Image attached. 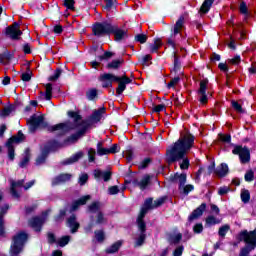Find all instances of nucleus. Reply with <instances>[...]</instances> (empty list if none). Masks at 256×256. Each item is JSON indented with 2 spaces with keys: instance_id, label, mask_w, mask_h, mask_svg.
Returning <instances> with one entry per match:
<instances>
[{
  "instance_id": "obj_1",
  "label": "nucleus",
  "mask_w": 256,
  "mask_h": 256,
  "mask_svg": "<svg viewBox=\"0 0 256 256\" xmlns=\"http://www.w3.org/2000/svg\"><path fill=\"white\" fill-rule=\"evenodd\" d=\"M107 108L101 107L92 112V114L83 120V116L79 113V111L69 110L67 112L68 117L70 119H74V122L66 121L65 124L58 125V128L66 129L67 133L69 131H75L78 129L74 134H71L64 140V145H73L81 139V137H85L87 135V131H89L90 127H93L94 123H99L101 119H103V115H105Z\"/></svg>"
},
{
  "instance_id": "obj_2",
  "label": "nucleus",
  "mask_w": 256,
  "mask_h": 256,
  "mask_svg": "<svg viewBox=\"0 0 256 256\" xmlns=\"http://www.w3.org/2000/svg\"><path fill=\"white\" fill-rule=\"evenodd\" d=\"M193 145H195V136L193 134L178 139L170 149L166 150V163L171 165L177 163V161H182L180 169L182 171L189 169L191 162L185 155H187V151H190Z\"/></svg>"
},
{
  "instance_id": "obj_3",
  "label": "nucleus",
  "mask_w": 256,
  "mask_h": 256,
  "mask_svg": "<svg viewBox=\"0 0 256 256\" xmlns=\"http://www.w3.org/2000/svg\"><path fill=\"white\" fill-rule=\"evenodd\" d=\"M92 35L94 37H105V35H114V41L121 43L124 39H127L129 35L127 30L121 29L119 25L114 24L111 20H104L102 22H95L92 25Z\"/></svg>"
},
{
  "instance_id": "obj_4",
  "label": "nucleus",
  "mask_w": 256,
  "mask_h": 256,
  "mask_svg": "<svg viewBox=\"0 0 256 256\" xmlns=\"http://www.w3.org/2000/svg\"><path fill=\"white\" fill-rule=\"evenodd\" d=\"M99 81L102 83L103 89H109L113 87V83H118V87L116 88L117 95H123V92L127 89V85L133 83V79L129 78L127 74L117 76L112 73L100 75Z\"/></svg>"
},
{
  "instance_id": "obj_5",
  "label": "nucleus",
  "mask_w": 256,
  "mask_h": 256,
  "mask_svg": "<svg viewBox=\"0 0 256 256\" xmlns=\"http://www.w3.org/2000/svg\"><path fill=\"white\" fill-rule=\"evenodd\" d=\"M29 125V131L31 133H35L38 129H47L48 133H55V131H61L57 134V137H63L65 133H67V128H58L59 125L65 124V122L55 124L53 126H49V122L45 121V116L37 114H33L30 119L27 121Z\"/></svg>"
},
{
  "instance_id": "obj_6",
  "label": "nucleus",
  "mask_w": 256,
  "mask_h": 256,
  "mask_svg": "<svg viewBox=\"0 0 256 256\" xmlns=\"http://www.w3.org/2000/svg\"><path fill=\"white\" fill-rule=\"evenodd\" d=\"M237 240L246 243V246L241 248L239 256H249V253L256 249V228L252 231L242 230L237 235Z\"/></svg>"
},
{
  "instance_id": "obj_7",
  "label": "nucleus",
  "mask_w": 256,
  "mask_h": 256,
  "mask_svg": "<svg viewBox=\"0 0 256 256\" xmlns=\"http://www.w3.org/2000/svg\"><path fill=\"white\" fill-rule=\"evenodd\" d=\"M29 241V234L25 231H19L12 237V243L10 245L9 255L19 256L23 253L25 245Z\"/></svg>"
},
{
  "instance_id": "obj_8",
  "label": "nucleus",
  "mask_w": 256,
  "mask_h": 256,
  "mask_svg": "<svg viewBox=\"0 0 256 256\" xmlns=\"http://www.w3.org/2000/svg\"><path fill=\"white\" fill-rule=\"evenodd\" d=\"M169 181H170V183H177V181H179V189L180 190L182 189L183 195H189L191 193V191L195 190V186H193V184L185 185V183H187V173L172 174L169 177Z\"/></svg>"
},
{
  "instance_id": "obj_9",
  "label": "nucleus",
  "mask_w": 256,
  "mask_h": 256,
  "mask_svg": "<svg viewBox=\"0 0 256 256\" xmlns=\"http://www.w3.org/2000/svg\"><path fill=\"white\" fill-rule=\"evenodd\" d=\"M23 141H25V134L21 130L17 132V135L10 137L6 141L5 146L7 147L8 159L10 161H15V146H13V143H23Z\"/></svg>"
},
{
  "instance_id": "obj_10",
  "label": "nucleus",
  "mask_w": 256,
  "mask_h": 256,
  "mask_svg": "<svg viewBox=\"0 0 256 256\" xmlns=\"http://www.w3.org/2000/svg\"><path fill=\"white\" fill-rule=\"evenodd\" d=\"M233 155H238L240 159V163L245 165L251 161V150L247 146L234 145V149L232 150Z\"/></svg>"
},
{
  "instance_id": "obj_11",
  "label": "nucleus",
  "mask_w": 256,
  "mask_h": 256,
  "mask_svg": "<svg viewBox=\"0 0 256 256\" xmlns=\"http://www.w3.org/2000/svg\"><path fill=\"white\" fill-rule=\"evenodd\" d=\"M181 29H185V16L183 15L179 16L172 29L173 33L167 39V44L170 45V47H172L173 49H175L176 47L175 41H173V39L176 35H179V33H181Z\"/></svg>"
},
{
  "instance_id": "obj_12",
  "label": "nucleus",
  "mask_w": 256,
  "mask_h": 256,
  "mask_svg": "<svg viewBox=\"0 0 256 256\" xmlns=\"http://www.w3.org/2000/svg\"><path fill=\"white\" fill-rule=\"evenodd\" d=\"M5 35L9 37L12 41H19L23 31L21 30V24L19 22H14L12 25L6 27Z\"/></svg>"
},
{
  "instance_id": "obj_13",
  "label": "nucleus",
  "mask_w": 256,
  "mask_h": 256,
  "mask_svg": "<svg viewBox=\"0 0 256 256\" xmlns=\"http://www.w3.org/2000/svg\"><path fill=\"white\" fill-rule=\"evenodd\" d=\"M207 85H209V79L204 78L200 81V87L198 89V95L200 96L199 102L202 105H207L209 98L207 97Z\"/></svg>"
},
{
  "instance_id": "obj_14",
  "label": "nucleus",
  "mask_w": 256,
  "mask_h": 256,
  "mask_svg": "<svg viewBox=\"0 0 256 256\" xmlns=\"http://www.w3.org/2000/svg\"><path fill=\"white\" fill-rule=\"evenodd\" d=\"M9 204H4L0 207V238L5 239L7 237V230H5V215L9 211Z\"/></svg>"
},
{
  "instance_id": "obj_15",
  "label": "nucleus",
  "mask_w": 256,
  "mask_h": 256,
  "mask_svg": "<svg viewBox=\"0 0 256 256\" xmlns=\"http://www.w3.org/2000/svg\"><path fill=\"white\" fill-rule=\"evenodd\" d=\"M113 177V172L111 170H101L95 169L94 170V179L97 181H101V179L108 183V181Z\"/></svg>"
},
{
  "instance_id": "obj_16",
  "label": "nucleus",
  "mask_w": 256,
  "mask_h": 256,
  "mask_svg": "<svg viewBox=\"0 0 256 256\" xmlns=\"http://www.w3.org/2000/svg\"><path fill=\"white\" fill-rule=\"evenodd\" d=\"M29 225L36 231V233H41V231H43V225H45V218L34 216L30 219Z\"/></svg>"
},
{
  "instance_id": "obj_17",
  "label": "nucleus",
  "mask_w": 256,
  "mask_h": 256,
  "mask_svg": "<svg viewBox=\"0 0 256 256\" xmlns=\"http://www.w3.org/2000/svg\"><path fill=\"white\" fill-rule=\"evenodd\" d=\"M25 180L11 181L10 194L14 199H21V194L17 191V187H24Z\"/></svg>"
},
{
  "instance_id": "obj_18",
  "label": "nucleus",
  "mask_w": 256,
  "mask_h": 256,
  "mask_svg": "<svg viewBox=\"0 0 256 256\" xmlns=\"http://www.w3.org/2000/svg\"><path fill=\"white\" fill-rule=\"evenodd\" d=\"M207 209V203H202L199 207L192 211V213L188 216V222L193 223L195 219H199L205 210Z\"/></svg>"
},
{
  "instance_id": "obj_19",
  "label": "nucleus",
  "mask_w": 256,
  "mask_h": 256,
  "mask_svg": "<svg viewBox=\"0 0 256 256\" xmlns=\"http://www.w3.org/2000/svg\"><path fill=\"white\" fill-rule=\"evenodd\" d=\"M71 177H73V175L69 173H61L52 179L51 185L52 187H57V185H61L63 183L71 181Z\"/></svg>"
},
{
  "instance_id": "obj_20",
  "label": "nucleus",
  "mask_w": 256,
  "mask_h": 256,
  "mask_svg": "<svg viewBox=\"0 0 256 256\" xmlns=\"http://www.w3.org/2000/svg\"><path fill=\"white\" fill-rule=\"evenodd\" d=\"M89 199H91V195H85L80 197L78 200L73 201L70 207L71 213H73V211H77L81 205H87V201H89Z\"/></svg>"
},
{
  "instance_id": "obj_21",
  "label": "nucleus",
  "mask_w": 256,
  "mask_h": 256,
  "mask_svg": "<svg viewBox=\"0 0 256 256\" xmlns=\"http://www.w3.org/2000/svg\"><path fill=\"white\" fill-rule=\"evenodd\" d=\"M149 213V210L142 208L140 209V212L136 218V223L138 228H147V223L145 222V216Z\"/></svg>"
},
{
  "instance_id": "obj_22",
  "label": "nucleus",
  "mask_w": 256,
  "mask_h": 256,
  "mask_svg": "<svg viewBox=\"0 0 256 256\" xmlns=\"http://www.w3.org/2000/svg\"><path fill=\"white\" fill-rule=\"evenodd\" d=\"M229 174V165L227 163H221L219 166L216 167L215 175L219 177L220 179H223V177H227Z\"/></svg>"
},
{
  "instance_id": "obj_23",
  "label": "nucleus",
  "mask_w": 256,
  "mask_h": 256,
  "mask_svg": "<svg viewBox=\"0 0 256 256\" xmlns=\"http://www.w3.org/2000/svg\"><path fill=\"white\" fill-rule=\"evenodd\" d=\"M49 153H51V148L48 146H44L41 151V154L36 158V165H43L45 161H47V157H49Z\"/></svg>"
},
{
  "instance_id": "obj_24",
  "label": "nucleus",
  "mask_w": 256,
  "mask_h": 256,
  "mask_svg": "<svg viewBox=\"0 0 256 256\" xmlns=\"http://www.w3.org/2000/svg\"><path fill=\"white\" fill-rule=\"evenodd\" d=\"M67 221L71 233H77L79 231V228L81 227V224L77 222V216H75V214H72Z\"/></svg>"
},
{
  "instance_id": "obj_25",
  "label": "nucleus",
  "mask_w": 256,
  "mask_h": 256,
  "mask_svg": "<svg viewBox=\"0 0 256 256\" xmlns=\"http://www.w3.org/2000/svg\"><path fill=\"white\" fill-rule=\"evenodd\" d=\"M123 247V241L118 240L114 242L111 246L105 249V254L106 255H114V253H119V249Z\"/></svg>"
},
{
  "instance_id": "obj_26",
  "label": "nucleus",
  "mask_w": 256,
  "mask_h": 256,
  "mask_svg": "<svg viewBox=\"0 0 256 256\" xmlns=\"http://www.w3.org/2000/svg\"><path fill=\"white\" fill-rule=\"evenodd\" d=\"M140 232L139 237L136 239L134 247H141L147 239V228H138Z\"/></svg>"
},
{
  "instance_id": "obj_27",
  "label": "nucleus",
  "mask_w": 256,
  "mask_h": 256,
  "mask_svg": "<svg viewBox=\"0 0 256 256\" xmlns=\"http://www.w3.org/2000/svg\"><path fill=\"white\" fill-rule=\"evenodd\" d=\"M83 151H79L75 154H73L71 157L65 159L62 162V165H73V163H77V161H79V159H83Z\"/></svg>"
},
{
  "instance_id": "obj_28",
  "label": "nucleus",
  "mask_w": 256,
  "mask_h": 256,
  "mask_svg": "<svg viewBox=\"0 0 256 256\" xmlns=\"http://www.w3.org/2000/svg\"><path fill=\"white\" fill-rule=\"evenodd\" d=\"M29 161H31V149L26 148L24 151V157L22 158V160L19 162L18 165L21 169H25V167L29 165Z\"/></svg>"
},
{
  "instance_id": "obj_29",
  "label": "nucleus",
  "mask_w": 256,
  "mask_h": 256,
  "mask_svg": "<svg viewBox=\"0 0 256 256\" xmlns=\"http://www.w3.org/2000/svg\"><path fill=\"white\" fill-rule=\"evenodd\" d=\"M213 3H215V0H204L202 3L199 13H202V15H207L209 11H211V7H213Z\"/></svg>"
},
{
  "instance_id": "obj_30",
  "label": "nucleus",
  "mask_w": 256,
  "mask_h": 256,
  "mask_svg": "<svg viewBox=\"0 0 256 256\" xmlns=\"http://www.w3.org/2000/svg\"><path fill=\"white\" fill-rule=\"evenodd\" d=\"M124 63L125 60L123 58L115 59L106 65V69H113L114 71H117V69H120L121 65H123Z\"/></svg>"
},
{
  "instance_id": "obj_31",
  "label": "nucleus",
  "mask_w": 256,
  "mask_h": 256,
  "mask_svg": "<svg viewBox=\"0 0 256 256\" xmlns=\"http://www.w3.org/2000/svg\"><path fill=\"white\" fill-rule=\"evenodd\" d=\"M150 47V53H158L159 49L163 47V41H161V38H155L154 43L149 45Z\"/></svg>"
},
{
  "instance_id": "obj_32",
  "label": "nucleus",
  "mask_w": 256,
  "mask_h": 256,
  "mask_svg": "<svg viewBox=\"0 0 256 256\" xmlns=\"http://www.w3.org/2000/svg\"><path fill=\"white\" fill-rule=\"evenodd\" d=\"M149 185H151V175L146 174L140 181L139 189H141V191H145Z\"/></svg>"
},
{
  "instance_id": "obj_33",
  "label": "nucleus",
  "mask_w": 256,
  "mask_h": 256,
  "mask_svg": "<svg viewBox=\"0 0 256 256\" xmlns=\"http://www.w3.org/2000/svg\"><path fill=\"white\" fill-rule=\"evenodd\" d=\"M94 237L97 243H105V239H107V236L105 235V230L103 229L95 230Z\"/></svg>"
},
{
  "instance_id": "obj_34",
  "label": "nucleus",
  "mask_w": 256,
  "mask_h": 256,
  "mask_svg": "<svg viewBox=\"0 0 256 256\" xmlns=\"http://www.w3.org/2000/svg\"><path fill=\"white\" fill-rule=\"evenodd\" d=\"M13 57H14L13 53H10L9 50H5L2 54H0V63L2 65H5L6 64L5 61H11Z\"/></svg>"
},
{
  "instance_id": "obj_35",
  "label": "nucleus",
  "mask_w": 256,
  "mask_h": 256,
  "mask_svg": "<svg viewBox=\"0 0 256 256\" xmlns=\"http://www.w3.org/2000/svg\"><path fill=\"white\" fill-rule=\"evenodd\" d=\"M15 109H16L15 105L10 104L3 108V110L0 113V116L1 117H9L13 113V111H15Z\"/></svg>"
},
{
  "instance_id": "obj_36",
  "label": "nucleus",
  "mask_w": 256,
  "mask_h": 256,
  "mask_svg": "<svg viewBox=\"0 0 256 256\" xmlns=\"http://www.w3.org/2000/svg\"><path fill=\"white\" fill-rule=\"evenodd\" d=\"M97 155L103 157L104 155H110L109 148H103V142L97 143Z\"/></svg>"
},
{
  "instance_id": "obj_37",
  "label": "nucleus",
  "mask_w": 256,
  "mask_h": 256,
  "mask_svg": "<svg viewBox=\"0 0 256 256\" xmlns=\"http://www.w3.org/2000/svg\"><path fill=\"white\" fill-rule=\"evenodd\" d=\"M181 239H183V234L178 233L176 235H170L168 241L171 244L179 245V243H181Z\"/></svg>"
},
{
  "instance_id": "obj_38",
  "label": "nucleus",
  "mask_w": 256,
  "mask_h": 256,
  "mask_svg": "<svg viewBox=\"0 0 256 256\" xmlns=\"http://www.w3.org/2000/svg\"><path fill=\"white\" fill-rule=\"evenodd\" d=\"M142 209H146V211H151L152 209H155L153 198H146L142 205Z\"/></svg>"
},
{
  "instance_id": "obj_39",
  "label": "nucleus",
  "mask_w": 256,
  "mask_h": 256,
  "mask_svg": "<svg viewBox=\"0 0 256 256\" xmlns=\"http://www.w3.org/2000/svg\"><path fill=\"white\" fill-rule=\"evenodd\" d=\"M88 211L89 213H98L99 211H101V203L100 202H92L89 206H88Z\"/></svg>"
},
{
  "instance_id": "obj_40",
  "label": "nucleus",
  "mask_w": 256,
  "mask_h": 256,
  "mask_svg": "<svg viewBox=\"0 0 256 256\" xmlns=\"http://www.w3.org/2000/svg\"><path fill=\"white\" fill-rule=\"evenodd\" d=\"M104 2L106 3L105 6H103L105 11H111V9L117 7V0H104Z\"/></svg>"
},
{
  "instance_id": "obj_41",
  "label": "nucleus",
  "mask_w": 256,
  "mask_h": 256,
  "mask_svg": "<svg viewBox=\"0 0 256 256\" xmlns=\"http://www.w3.org/2000/svg\"><path fill=\"white\" fill-rule=\"evenodd\" d=\"M149 39V36L147 34L141 33V34H136L134 37V41L136 43H140L141 45H145V42Z\"/></svg>"
},
{
  "instance_id": "obj_42",
  "label": "nucleus",
  "mask_w": 256,
  "mask_h": 256,
  "mask_svg": "<svg viewBox=\"0 0 256 256\" xmlns=\"http://www.w3.org/2000/svg\"><path fill=\"white\" fill-rule=\"evenodd\" d=\"M52 98H53V84L47 83L46 84L45 99H46V101H51Z\"/></svg>"
},
{
  "instance_id": "obj_43",
  "label": "nucleus",
  "mask_w": 256,
  "mask_h": 256,
  "mask_svg": "<svg viewBox=\"0 0 256 256\" xmlns=\"http://www.w3.org/2000/svg\"><path fill=\"white\" fill-rule=\"evenodd\" d=\"M104 223H107V218L102 211H99L96 216L95 225H103Z\"/></svg>"
},
{
  "instance_id": "obj_44",
  "label": "nucleus",
  "mask_w": 256,
  "mask_h": 256,
  "mask_svg": "<svg viewBox=\"0 0 256 256\" xmlns=\"http://www.w3.org/2000/svg\"><path fill=\"white\" fill-rule=\"evenodd\" d=\"M67 215V209H61L59 210V213L54 216L55 223H59L65 219V216Z\"/></svg>"
},
{
  "instance_id": "obj_45",
  "label": "nucleus",
  "mask_w": 256,
  "mask_h": 256,
  "mask_svg": "<svg viewBox=\"0 0 256 256\" xmlns=\"http://www.w3.org/2000/svg\"><path fill=\"white\" fill-rule=\"evenodd\" d=\"M98 95L99 94L97 93L96 88L89 89L86 92V97H87L88 101H93L95 98H97Z\"/></svg>"
},
{
  "instance_id": "obj_46",
  "label": "nucleus",
  "mask_w": 256,
  "mask_h": 256,
  "mask_svg": "<svg viewBox=\"0 0 256 256\" xmlns=\"http://www.w3.org/2000/svg\"><path fill=\"white\" fill-rule=\"evenodd\" d=\"M240 197L242 203H249V201H251V193L249 192V190H243Z\"/></svg>"
},
{
  "instance_id": "obj_47",
  "label": "nucleus",
  "mask_w": 256,
  "mask_h": 256,
  "mask_svg": "<svg viewBox=\"0 0 256 256\" xmlns=\"http://www.w3.org/2000/svg\"><path fill=\"white\" fill-rule=\"evenodd\" d=\"M115 53L111 51H105L103 55L98 56V61H109L111 57H114Z\"/></svg>"
},
{
  "instance_id": "obj_48",
  "label": "nucleus",
  "mask_w": 256,
  "mask_h": 256,
  "mask_svg": "<svg viewBox=\"0 0 256 256\" xmlns=\"http://www.w3.org/2000/svg\"><path fill=\"white\" fill-rule=\"evenodd\" d=\"M69 241H71V236L69 235L62 236L58 240V245L59 247H65L66 245H69Z\"/></svg>"
},
{
  "instance_id": "obj_49",
  "label": "nucleus",
  "mask_w": 256,
  "mask_h": 256,
  "mask_svg": "<svg viewBox=\"0 0 256 256\" xmlns=\"http://www.w3.org/2000/svg\"><path fill=\"white\" fill-rule=\"evenodd\" d=\"M63 73V69L57 68L54 71V74L48 77V81H57L61 77V74Z\"/></svg>"
},
{
  "instance_id": "obj_50",
  "label": "nucleus",
  "mask_w": 256,
  "mask_h": 256,
  "mask_svg": "<svg viewBox=\"0 0 256 256\" xmlns=\"http://www.w3.org/2000/svg\"><path fill=\"white\" fill-rule=\"evenodd\" d=\"M151 163H153V160L149 157H146L142 160V162L140 163V165H138V169H147V167H149V165H151Z\"/></svg>"
},
{
  "instance_id": "obj_51",
  "label": "nucleus",
  "mask_w": 256,
  "mask_h": 256,
  "mask_svg": "<svg viewBox=\"0 0 256 256\" xmlns=\"http://www.w3.org/2000/svg\"><path fill=\"white\" fill-rule=\"evenodd\" d=\"M179 71H181V61H179V56H177V54H174L173 72L174 73H179Z\"/></svg>"
},
{
  "instance_id": "obj_52",
  "label": "nucleus",
  "mask_w": 256,
  "mask_h": 256,
  "mask_svg": "<svg viewBox=\"0 0 256 256\" xmlns=\"http://www.w3.org/2000/svg\"><path fill=\"white\" fill-rule=\"evenodd\" d=\"M151 59H153L151 54H146L138 59V63H140V65H147Z\"/></svg>"
},
{
  "instance_id": "obj_53",
  "label": "nucleus",
  "mask_w": 256,
  "mask_h": 256,
  "mask_svg": "<svg viewBox=\"0 0 256 256\" xmlns=\"http://www.w3.org/2000/svg\"><path fill=\"white\" fill-rule=\"evenodd\" d=\"M244 179L247 183H251V181L255 179V172H253L251 169L248 170L244 175Z\"/></svg>"
},
{
  "instance_id": "obj_54",
  "label": "nucleus",
  "mask_w": 256,
  "mask_h": 256,
  "mask_svg": "<svg viewBox=\"0 0 256 256\" xmlns=\"http://www.w3.org/2000/svg\"><path fill=\"white\" fill-rule=\"evenodd\" d=\"M63 5L64 7H66V9H69L70 11H75V0H64Z\"/></svg>"
},
{
  "instance_id": "obj_55",
  "label": "nucleus",
  "mask_w": 256,
  "mask_h": 256,
  "mask_svg": "<svg viewBox=\"0 0 256 256\" xmlns=\"http://www.w3.org/2000/svg\"><path fill=\"white\" fill-rule=\"evenodd\" d=\"M229 229H231V226L229 225H223L219 228V231H218V235L220 237H225V235H227V232L229 231Z\"/></svg>"
},
{
  "instance_id": "obj_56",
  "label": "nucleus",
  "mask_w": 256,
  "mask_h": 256,
  "mask_svg": "<svg viewBox=\"0 0 256 256\" xmlns=\"http://www.w3.org/2000/svg\"><path fill=\"white\" fill-rule=\"evenodd\" d=\"M28 72H24L21 74V80L24 82H29L31 81V68L27 67Z\"/></svg>"
},
{
  "instance_id": "obj_57",
  "label": "nucleus",
  "mask_w": 256,
  "mask_h": 256,
  "mask_svg": "<svg viewBox=\"0 0 256 256\" xmlns=\"http://www.w3.org/2000/svg\"><path fill=\"white\" fill-rule=\"evenodd\" d=\"M48 145H49L48 147H49L50 151H51V149H59V147H63V144H61L57 140H50L48 142Z\"/></svg>"
},
{
  "instance_id": "obj_58",
  "label": "nucleus",
  "mask_w": 256,
  "mask_h": 256,
  "mask_svg": "<svg viewBox=\"0 0 256 256\" xmlns=\"http://www.w3.org/2000/svg\"><path fill=\"white\" fill-rule=\"evenodd\" d=\"M167 201V196H162L154 201V209L161 207Z\"/></svg>"
},
{
  "instance_id": "obj_59",
  "label": "nucleus",
  "mask_w": 256,
  "mask_h": 256,
  "mask_svg": "<svg viewBox=\"0 0 256 256\" xmlns=\"http://www.w3.org/2000/svg\"><path fill=\"white\" fill-rule=\"evenodd\" d=\"M233 109L237 111V113H245V110L243 109V106L239 104V102L232 100L231 102Z\"/></svg>"
},
{
  "instance_id": "obj_60",
  "label": "nucleus",
  "mask_w": 256,
  "mask_h": 256,
  "mask_svg": "<svg viewBox=\"0 0 256 256\" xmlns=\"http://www.w3.org/2000/svg\"><path fill=\"white\" fill-rule=\"evenodd\" d=\"M239 11L242 15H249V8H247V3L245 1L240 3Z\"/></svg>"
},
{
  "instance_id": "obj_61",
  "label": "nucleus",
  "mask_w": 256,
  "mask_h": 256,
  "mask_svg": "<svg viewBox=\"0 0 256 256\" xmlns=\"http://www.w3.org/2000/svg\"><path fill=\"white\" fill-rule=\"evenodd\" d=\"M95 155H97V152L94 148H89L88 150V161L89 163H95Z\"/></svg>"
},
{
  "instance_id": "obj_62",
  "label": "nucleus",
  "mask_w": 256,
  "mask_h": 256,
  "mask_svg": "<svg viewBox=\"0 0 256 256\" xmlns=\"http://www.w3.org/2000/svg\"><path fill=\"white\" fill-rule=\"evenodd\" d=\"M161 111H167L165 104H159L152 108V113H161Z\"/></svg>"
},
{
  "instance_id": "obj_63",
  "label": "nucleus",
  "mask_w": 256,
  "mask_h": 256,
  "mask_svg": "<svg viewBox=\"0 0 256 256\" xmlns=\"http://www.w3.org/2000/svg\"><path fill=\"white\" fill-rule=\"evenodd\" d=\"M218 137L222 143H231V134H219Z\"/></svg>"
},
{
  "instance_id": "obj_64",
  "label": "nucleus",
  "mask_w": 256,
  "mask_h": 256,
  "mask_svg": "<svg viewBox=\"0 0 256 256\" xmlns=\"http://www.w3.org/2000/svg\"><path fill=\"white\" fill-rule=\"evenodd\" d=\"M183 251H185V246L180 245L177 248H175V250L173 251V256H182Z\"/></svg>"
}]
</instances>
